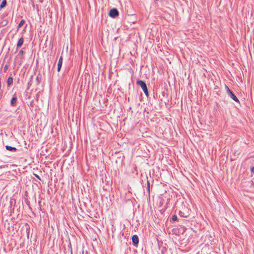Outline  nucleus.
I'll use <instances>...</instances> for the list:
<instances>
[{
    "label": "nucleus",
    "instance_id": "obj_1",
    "mask_svg": "<svg viewBox=\"0 0 254 254\" xmlns=\"http://www.w3.org/2000/svg\"><path fill=\"white\" fill-rule=\"evenodd\" d=\"M136 84L138 86L141 87V88L144 91L145 94L148 97L149 95V93L148 91V89H147V87L146 83L143 80H139L137 81Z\"/></svg>",
    "mask_w": 254,
    "mask_h": 254
},
{
    "label": "nucleus",
    "instance_id": "obj_2",
    "mask_svg": "<svg viewBox=\"0 0 254 254\" xmlns=\"http://www.w3.org/2000/svg\"><path fill=\"white\" fill-rule=\"evenodd\" d=\"M226 88L227 90V93L229 96H230L233 100L237 103H240L239 99L234 93L229 89V88L226 85Z\"/></svg>",
    "mask_w": 254,
    "mask_h": 254
},
{
    "label": "nucleus",
    "instance_id": "obj_3",
    "mask_svg": "<svg viewBox=\"0 0 254 254\" xmlns=\"http://www.w3.org/2000/svg\"><path fill=\"white\" fill-rule=\"evenodd\" d=\"M119 14V12L117 8L111 9L109 13V15L112 18H116Z\"/></svg>",
    "mask_w": 254,
    "mask_h": 254
},
{
    "label": "nucleus",
    "instance_id": "obj_4",
    "mask_svg": "<svg viewBox=\"0 0 254 254\" xmlns=\"http://www.w3.org/2000/svg\"><path fill=\"white\" fill-rule=\"evenodd\" d=\"M132 241L133 246L137 247L139 243V238L137 235H134L132 236Z\"/></svg>",
    "mask_w": 254,
    "mask_h": 254
},
{
    "label": "nucleus",
    "instance_id": "obj_5",
    "mask_svg": "<svg viewBox=\"0 0 254 254\" xmlns=\"http://www.w3.org/2000/svg\"><path fill=\"white\" fill-rule=\"evenodd\" d=\"M62 63H63V57H62V56H61V57L60 58V59L59 60V62L58 63V67H57L58 71H60V70L61 69L62 65Z\"/></svg>",
    "mask_w": 254,
    "mask_h": 254
},
{
    "label": "nucleus",
    "instance_id": "obj_6",
    "mask_svg": "<svg viewBox=\"0 0 254 254\" xmlns=\"http://www.w3.org/2000/svg\"><path fill=\"white\" fill-rule=\"evenodd\" d=\"M17 98L15 95H14L10 101V104L12 106H15L17 102Z\"/></svg>",
    "mask_w": 254,
    "mask_h": 254
},
{
    "label": "nucleus",
    "instance_id": "obj_7",
    "mask_svg": "<svg viewBox=\"0 0 254 254\" xmlns=\"http://www.w3.org/2000/svg\"><path fill=\"white\" fill-rule=\"evenodd\" d=\"M23 42H24V38L23 37H21L17 43V45H16V47H17V49H18L19 48L21 47V46L22 45V44H23Z\"/></svg>",
    "mask_w": 254,
    "mask_h": 254
},
{
    "label": "nucleus",
    "instance_id": "obj_8",
    "mask_svg": "<svg viewBox=\"0 0 254 254\" xmlns=\"http://www.w3.org/2000/svg\"><path fill=\"white\" fill-rule=\"evenodd\" d=\"M5 148L7 150H8V151H11V152H16L17 150V149L16 147H11V146H10L8 145H6Z\"/></svg>",
    "mask_w": 254,
    "mask_h": 254
},
{
    "label": "nucleus",
    "instance_id": "obj_9",
    "mask_svg": "<svg viewBox=\"0 0 254 254\" xmlns=\"http://www.w3.org/2000/svg\"><path fill=\"white\" fill-rule=\"evenodd\" d=\"M13 83V78L12 77L9 76L7 80V84L8 86L10 85Z\"/></svg>",
    "mask_w": 254,
    "mask_h": 254
},
{
    "label": "nucleus",
    "instance_id": "obj_10",
    "mask_svg": "<svg viewBox=\"0 0 254 254\" xmlns=\"http://www.w3.org/2000/svg\"><path fill=\"white\" fill-rule=\"evenodd\" d=\"M7 4L6 0H2V2L0 5V8H2L6 6Z\"/></svg>",
    "mask_w": 254,
    "mask_h": 254
},
{
    "label": "nucleus",
    "instance_id": "obj_11",
    "mask_svg": "<svg viewBox=\"0 0 254 254\" xmlns=\"http://www.w3.org/2000/svg\"><path fill=\"white\" fill-rule=\"evenodd\" d=\"M179 215L181 217H186L187 218L188 217V215H186L185 214V213L182 211H179Z\"/></svg>",
    "mask_w": 254,
    "mask_h": 254
},
{
    "label": "nucleus",
    "instance_id": "obj_12",
    "mask_svg": "<svg viewBox=\"0 0 254 254\" xmlns=\"http://www.w3.org/2000/svg\"><path fill=\"white\" fill-rule=\"evenodd\" d=\"M24 23H25V20L23 19L21 20L18 24V28L21 27L24 24Z\"/></svg>",
    "mask_w": 254,
    "mask_h": 254
},
{
    "label": "nucleus",
    "instance_id": "obj_13",
    "mask_svg": "<svg viewBox=\"0 0 254 254\" xmlns=\"http://www.w3.org/2000/svg\"><path fill=\"white\" fill-rule=\"evenodd\" d=\"M147 190L148 193H150V183L148 180L147 181Z\"/></svg>",
    "mask_w": 254,
    "mask_h": 254
},
{
    "label": "nucleus",
    "instance_id": "obj_14",
    "mask_svg": "<svg viewBox=\"0 0 254 254\" xmlns=\"http://www.w3.org/2000/svg\"><path fill=\"white\" fill-rule=\"evenodd\" d=\"M172 220L173 221L177 220H178V217H177V215H173V216L172 217Z\"/></svg>",
    "mask_w": 254,
    "mask_h": 254
},
{
    "label": "nucleus",
    "instance_id": "obj_15",
    "mask_svg": "<svg viewBox=\"0 0 254 254\" xmlns=\"http://www.w3.org/2000/svg\"><path fill=\"white\" fill-rule=\"evenodd\" d=\"M36 81L37 84H39L40 83L41 79L40 77H39V76H37L36 77Z\"/></svg>",
    "mask_w": 254,
    "mask_h": 254
},
{
    "label": "nucleus",
    "instance_id": "obj_16",
    "mask_svg": "<svg viewBox=\"0 0 254 254\" xmlns=\"http://www.w3.org/2000/svg\"><path fill=\"white\" fill-rule=\"evenodd\" d=\"M24 54V51L22 50H21L19 53H18V56H22Z\"/></svg>",
    "mask_w": 254,
    "mask_h": 254
},
{
    "label": "nucleus",
    "instance_id": "obj_17",
    "mask_svg": "<svg viewBox=\"0 0 254 254\" xmlns=\"http://www.w3.org/2000/svg\"><path fill=\"white\" fill-rule=\"evenodd\" d=\"M26 203L27 205L28 206L29 208L30 209H31L32 208H31V207L30 206V202L27 200L26 201Z\"/></svg>",
    "mask_w": 254,
    "mask_h": 254
},
{
    "label": "nucleus",
    "instance_id": "obj_18",
    "mask_svg": "<svg viewBox=\"0 0 254 254\" xmlns=\"http://www.w3.org/2000/svg\"><path fill=\"white\" fill-rule=\"evenodd\" d=\"M8 68V65H5V66H4V68H3V70L4 71H6L7 70Z\"/></svg>",
    "mask_w": 254,
    "mask_h": 254
},
{
    "label": "nucleus",
    "instance_id": "obj_19",
    "mask_svg": "<svg viewBox=\"0 0 254 254\" xmlns=\"http://www.w3.org/2000/svg\"><path fill=\"white\" fill-rule=\"evenodd\" d=\"M34 175L39 180H41V178L40 177V176L36 174H34Z\"/></svg>",
    "mask_w": 254,
    "mask_h": 254
},
{
    "label": "nucleus",
    "instance_id": "obj_20",
    "mask_svg": "<svg viewBox=\"0 0 254 254\" xmlns=\"http://www.w3.org/2000/svg\"><path fill=\"white\" fill-rule=\"evenodd\" d=\"M251 171L252 173H254V166L251 168Z\"/></svg>",
    "mask_w": 254,
    "mask_h": 254
},
{
    "label": "nucleus",
    "instance_id": "obj_21",
    "mask_svg": "<svg viewBox=\"0 0 254 254\" xmlns=\"http://www.w3.org/2000/svg\"><path fill=\"white\" fill-rule=\"evenodd\" d=\"M2 95L0 94V99L1 98Z\"/></svg>",
    "mask_w": 254,
    "mask_h": 254
},
{
    "label": "nucleus",
    "instance_id": "obj_22",
    "mask_svg": "<svg viewBox=\"0 0 254 254\" xmlns=\"http://www.w3.org/2000/svg\"><path fill=\"white\" fill-rule=\"evenodd\" d=\"M40 2H42V0H39Z\"/></svg>",
    "mask_w": 254,
    "mask_h": 254
}]
</instances>
